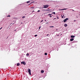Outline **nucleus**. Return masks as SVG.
<instances>
[{
    "mask_svg": "<svg viewBox=\"0 0 80 80\" xmlns=\"http://www.w3.org/2000/svg\"><path fill=\"white\" fill-rule=\"evenodd\" d=\"M43 8H48L49 7V5H43Z\"/></svg>",
    "mask_w": 80,
    "mask_h": 80,
    "instance_id": "1",
    "label": "nucleus"
},
{
    "mask_svg": "<svg viewBox=\"0 0 80 80\" xmlns=\"http://www.w3.org/2000/svg\"><path fill=\"white\" fill-rule=\"evenodd\" d=\"M51 10L49 8H48V9H43L44 11H48V12H49Z\"/></svg>",
    "mask_w": 80,
    "mask_h": 80,
    "instance_id": "2",
    "label": "nucleus"
},
{
    "mask_svg": "<svg viewBox=\"0 0 80 80\" xmlns=\"http://www.w3.org/2000/svg\"><path fill=\"white\" fill-rule=\"evenodd\" d=\"M21 64H23V65H26V63L25 62H21Z\"/></svg>",
    "mask_w": 80,
    "mask_h": 80,
    "instance_id": "3",
    "label": "nucleus"
},
{
    "mask_svg": "<svg viewBox=\"0 0 80 80\" xmlns=\"http://www.w3.org/2000/svg\"><path fill=\"white\" fill-rule=\"evenodd\" d=\"M28 72H29V75H31V70H30L29 69H28Z\"/></svg>",
    "mask_w": 80,
    "mask_h": 80,
    "instance_id": "4",
    "label": "nucleus"
},
{
    "mask_svg": "<svg viewBox=\"0 0 80 80\" xmlns=\"http://www.w3.org/2000/svg\"><path fill=\"white\" fill-rule=\"evenodd\" d=\"M68 20V18H67L66 19H65L64 20H63L64 22H66V21H67Z\"/></svg>",
    "mask_w": 80,
    "mask_h": 80,
    "instance_id": "5",
    "label": "nucleus"
},
{
    "mask_svg": "<svg viewBox=\"0 0 80 80\" xmlns=\"http://www.w3.org/2000/svg\"><path fill=\"white\" fill-rule=\"evenodd\" d=\"M70 40L71 42H72V41H73V40H74V39L72 38L70 39Z\"/></svg>",
    "mask_w": 80,
    "mask_h": 80,
    "instance_id": "6",
    "label": "nucleus"
},
{
    "mask_svg": "<svg viewBox=\"0 0 80 80\" xmlns=\"http://www.w3.org/2000/svg\"><path fill=\"white\" fill-rule=\"evenodd\" d=\"M71 38H75V36H71Z\"/></svg>",
    "mask_w": 80,
    "mask_h": 80,
    "instance_id": "7",
    "label": "nucleus"
},
{
    "mask_svg": "<svg viewBox=\"0 0 80 80\" xmlns=\"http://www.w3.org/2000/svg\"><path fill=\"white\" fill-rule=\"evenodd\" d=\"M66 10V9H59V11H62V10Z\"/></svg>",
    "mask_w": 80,
    "mask_h": 80,
    "instance_id": "8",
    "label": "nucleus"
},
{
    "mask_svg": "<svg viewBox=\"0 0 80 80\" xmlns=\"http://www.w3.org/2000/svg\"><path fill=\"white\" fill-rule=\"evenodd\" d=\"M64 27H67V26H68V25H67V24H64Z\"/></svg>",
    "mask_w": 80,
    "mask_h": 80,
    "instance_id": "9",
    "label": "nucleus"
},
{
    "mask_svg": "<svg viewBox=\"0 0 80 80\" xmlns=\"http://www.w3.org/2000/svg\"><path fill=\"white\" fill-rule=\"evenodd\" d=\"M41 73H44V71L43 70H41Z\"/></svg>",
    "mask_w": 80,
    "mask_h": 80,
    "instance_id": "10",
    "label": "nucleus"
},
{
    "mask_svg": "<svg viewBox=\"0 0 80 80\" xmlns=\"http://www.w3.org/2000/svg\"><path fill=\"white\" fill-rule=\"evenodd\" d=\"M34 8H35L34 7H31L30 8H32V9H34Z\"/></svg>",
    "mask_w": 80,
    "mask_h": 80,
    "instance_id": "11",
    "label": "nucleus"
},
{
    "mask_svg": "<svg viewBox=\"0 0 80 80\" xmlns=\"http://www.w3.org/2000/svg\"><path fill=\"white\" fill-rule=\"evenodd\" d=\"M76 42H77V41H74L72 43H76Z\"/></svg>",
    "mask_w": 80,
    "mask_h": 80,
    "instance_id": "12",
    "label": "nucleus"
},
{
    "mask_svg": "<svg viewBox=\"0 0 80 80\" xmlns=\"http://www.w3.org/2000/svg\"><path fill=\"white\" fill-rule=\"evenodd\" d=\"M17 66H20V63H18L17 65Z\"/></svg>",
    "mask_w": 80,
    "mask_h": 80,
    "instance_id": "13",
    "label": "nucleus"
},
{
    "mask_svg": "<svg viewBox=\"0 0 80 80\" xmlns=\"http://www.w3.org/2000/svg\"><path fill=\"white\" fill-rule=\"evenodd\" d=\"M27 3H30V1H28L27 2Z\"/></svg>",
    "mask_w": 80,
    "mask_h": 80,
    "instance_id": "14",
    "label": "nucleus"
},
{
    "mask_svg": "<svg viewBox=\"0 0 80 80\" xmlns=\"http://www.w3.org/2000/svg\"><path fill=\"white\" fill-rule=\"evenodd\" d=\"M29 56V54L28 53L26 54V56Z\"/></svg>",
    "mask_w": 80,
    "mask_h": 80,
    "instance_id": "15",
    "label": "nucleus"
},
{
    "mask_svg": "<svg viewBox=\"0 0 80 80\" xmlns=\"http://www.w3.org/2000/svg\"><path fill=\"white\" fill-rule=\"evenodd\" d=\"M53 14H54V15H55V12H53L52 13Z\"/></svg>",
    "mask_w": 80,
    "mask_h": 80,
    "instance_id": "16",
    "label": "nucleus"
},
{
    "mask_svg": "<svg viewBox=\"0 0 80 80\" xmlns=\"http://www.w3.org/2000/svg\"><path fill=\"white\" fill-rule=\"evenodd\" d=\"M44 55H47V53H44Z\"/></svg>",
    "mask_w": 80,
    "mask_h": 80,
    "instance_id": "17",
    "label": "nucleus"
},
{
    "mask_svg": "<svg viewBox=\"0 0 80 80\" xmlns=\"http://www.w3.org/2000/svg\"><path fill=\"white\" fill-rule=\"evenodd\" d=\"M50 27L53 28V27H54V26H50Z\"/></svg>",
    "mask_w": 80,
    "mask_h": 80,
    "instance_id": "18",
    "label": "nucleus"
},
{
    "mask_svg": "<svg viewBox=\"0 0 80 80\" xmlns=\"http://www.w3.org/2000/svg\"><path fill=\"white\" fill-rule=\"evenodd\" d=\"M25 18V16H23L22 17V18Z\"/></svg>",
    "mask_w": 80,
    "mask_h": 80,
    "instance_id": "19",
    "label": "nucleus"
},
{
    "mask_svg": "<svg viewBox=\"0 0 80 80\" xmlns=\"http://www.w3.org/2000/svg\"><path fill=\"white\" fill-rule=\"evenodd\" d=\"M8 17H10V15H9L8 16H7Z\"/></svg>",
    "mask_w": 80,
    "mask_h": 80,
    "instance_id": "20",
    "label": "nucleus"
},
{
    "mask_svg": "<svg viewBox=\"0 0 80 80\" xmlns=\"http://www.w3.org/2000/svg\"><path fill=\"white\" fill-rule=\"evenodd\" d=\"M32 3L31 2L29 3V5H31V4H32Z\"/></svg>",
    "mask_w": 80,
    "mask_h": 80,
    "instance_id": "21",
    "label": "nucleus"
},
{
    "mask_svg": "<svg viewBox=\"0 0 80 80\" xmlns=\"http://www.w3.org/2000/svg\"><path fill=\"white\" fill-rule=\"evenodd\" d=\"M64 17V15H63L62 17V18H63V17Z\"/></svg>",
    "mask_w": 80,
    "mask_h": 80,
    "instance_id": "22",
    "label": "nucleus"
},
{
    "mask_svg": "<svg viewBox=\"0 0 80 80\" xmlns=\"http://www.w3.org/2000/svg\"><path fill=\"white\" fill-rule=\"evenodd\" d=\"M35 37H37V35H35Z\"/></svg>",
    "mask_w": 80,
    "mask_h": 80,
    "instance_id": "23",
    "label": "nucleus"
},
{
    "mask_svg": "<svg viewBox=\"0 0 80 80\" xmlns=\"http://www.w3.org/2000/svg\"><path fill=\"white\" fill-rule=\"evenodd\" d=\"M43 21V20H42V21L40 22V23H42V22Z\"/></svg>",
    "mask_w": 80,
    "mask_h": 80,
    "instance_id": "24",
    "label": "nucleus"
},
{
    "mask_svg": "<svg viewBox=\"0 0 80 80\" xmlns=\"http://www.w3.org/2000/svg\"><path fill=\"white\" fill-rule=\"evenodd\" d=\"M52 14H49L48 15V16H49V15H52Z\"/></svg>",
    "mask_w": 80,
    "mask_h": 80,
    "instance_id": "25",
    "label": "nucleus"
},
{
    "mask_svg": "<svg viewBox=\"0 0 80 80\" xmlns=\"http://www.w3.org/2000/svg\"><path fill=\"white\" fill-rule=\"evenodd\" d=\"M40 28H41V27H39V29H40Z\"/></svg>",
    "mask_w": 80,
    "mask_h": 80,
    "instance_id": "26",
    "label": "nucleus"
},
{
    "mask_svg": "<svg viewBox=\"0 0 80 80\" xmlns=\"http://www.w3.org/2000/svg\"><path fill=\"white\" fill-rule=\"evenodd\" d=\"M40 10H38V12H40Z\"/></svg>",
    "mask_w": 80,
    "mask_h": 80,
    "instance_id": "27",
    "label": "nucleus"
},
{
    "mask_svg": "<svg viewBox=\"0 0 80 80\" xmlns=\"http://www.w3.org/2000/svg\"><path fill=\"white\" fill-rule=\"evenodd\" d=\"M50 17H52V16H49Z\"/></svg>",
    "mask_w": 80,
    "mask_h": 80,
    "instance_id": "28",
    "label": "nucleus"
},
{
    "mask_svg": "<svg viewBox=\"0 0 80 80\" xmlns=\"http://www.w3.org/2000/svg\"><path fill=\"white\" fill-rule=\"evenodd\" d=\"M2 28L0 29V30H1V29H2Z\"/></svg>",
    "mask_w": 80,
    "mask_h": 80,
    "instance_id": "29",
    "label": "nucleus"
},
{
    "mask_svg": "<svg viewBox=\"0 0 80 80\" xmlns=\"http://www.w3.org/2000/svg\"><path fill=\"white\" fill-rule=\"evenodd\" d=\"M74 22H76V20H74Z\"/></svg>",
    "mask_w": 80,
    "mask_h": 80,
    "instance_id": "30",
    "label": "nucleus"
},
{
    "mask_svg": "<svg viewBox=\"0 0 80 80\" xmlns=\"http://www.w3.org/2000/svg\"><path fill=\"white\" fill-rule=\"evenodd\" d=\"M49 35L48 34L47 36H48Z\"/></svg>",
    "mask_w": 80,
    "mask_h": 80,
    "instance_id": "31",
    "label": "nucleus"
},
{
    "mask_svg": "<svg viewBox=\"0 0 80 80\" xmlns=\"http://www.w3.org/2000/svg\"><path fill=\"white\" fill-rule=\"evenodd\" d=\"M34 12V11H33L32 12Z\"/></svg>",
    "mask_w": 80,
    "mask_h": 80,
    "instance_id": "32",
    "label": "nucleus"
},
{
    "mask_svg": "<svg viewBox=\"0 0 80 80\" xmlns=\"http://www.w3.org/2000/svg\"><path fill=\"white\" fill-rule=\"evenodd\" d=\"M72 11H73V12H74V10H72Z\"/></svg>",
    "mask_w": 80,
    "mask_h": 80,
    "instance_id": "33",
    "label": "nucleus"
},
{
    "mask_svg": "<svg viewBox=\"0 0 80 80\" xmlns=\"http://www.w3.org/2000/svg\"><path fill=\"white\" fill-rule=\"evenodd\" d=\"M57 18H58V19L59 18L58 17H57Z\"/></svg>",
    "mask_w": 80,
    "mask_h": 80,
    "instance_id": "34",
    "label": "nucleus"
},
{
    "mask_svg": "<svg viewBox=\"0 0 80 80\" xmlns=\"http://www.w3.org/2000/svg\"><path fill=\"white\" fill-rule=\"evenodd\" d=\"M56 30H58V29H56Z\"/></svg>",
    "mask_w": 80,
    "mask_h": 80,
    "instance_id": "35",
    "label": "nucleus"
},
{
    "mask_svg": "<svg viewBox=\"0 0 80 80\" xmlns=\"http://www.w3.org/2000/svg\"><path fill=\"white\" fill-rule=\"evenodd\" d=\"M45 21H46V20H45Z\"/></svg>",
    "mask_w": 80,
    "mask_h": 80,
    "instance_id": "36",
    "label": "nucleus"
},
{
    "mask_svg": "<svg viewBox=\"0 0 80 80\" xmlns=\"http://www.w3.org/2000/svg\"><path fill=\"white\" fill-rule=\"evenodd\" d=\"M15 31H15H16V30H15V31Z\"/></svg>",
    "mask_w": 80,
    "mask_h": 80,
    "instance_id": "37",
    "label": "nucleus"
},
{
    "mask_svg": "<svg viewBox=\"0 0 80 80\" xmlns=\"http://www.w3.org/2000/svg\"><path fill=\"white\" fill-rule=\"evenodd\" d=\"M8 75H9V74H8Z\"/></svg>",
    "mask_w": 80,
    "mask_h": 80,
    "instance_id": "38",
    "label": "nucleus"
}]
</instances>
